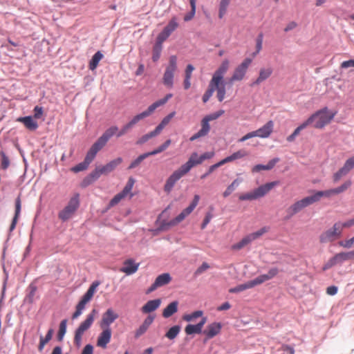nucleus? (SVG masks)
Segmentation results:
<instances>
[{"instance_id":"nucleus-13","label":"nucleus","mask_w":354,"mask_h":354,"mask_svg":"<svg viewBox=\"0 0 354 354\" xmlns=\"http://www.w3.org/2000/svg\"><path fill=\"white\" fill-rule=\"evenodd\" d=\"M273 129L274 122L272 120H270L261 128L255 131L248 132L246 138H250L252 137H257L260 138H267L272 133Z\"/></svg>"},{"instance_id":"nucleus-45","label":"nucleus","mask_w":354,"mask_h":354,"mask_svg":"<svg viewBox=\"0 0 354 354\" xmlns=\"http://www.w3.org/2000/svg\"><path fill=\"white\" fill-rule=\"evenodd\" d=\"M102 57L103 55L100 51L95 53L90 61L89 68L92 71L95 69L98 65L99 62L102 59Z\"/></svg>"},{"instance_id":"nucleus-35","label":"nucleus","mask_w":354,"mask_h":354,"mask_svg":"<svg viewBox=\"0 0 354 354\" xmlns=\"http://www.w3.org/2000/svg\"><path fill=\"white\" fill-rule=\"evenodd\" d=\"M333 261L337 264H340L346 261L352 260L350 252H342L333 257Z\"/></svg>"},{"instance_id":"nucleus-58","label":"nucleus","mask_w":354,"mask_h":354,"mask_svg":"<svg viewBox=\"0 0 354 354\" xmlns=\"http://www.w3.org/2000/svg\"><path fill=\"white\" fill-rule=\"evenodd\" d=\"M354 225V218L349 219L344 223L339 222V227L342 231L344 228H348Z\"/></svg>"},{"instance_id":"nucleus-53","label":"nucleus","mask_w":354,"mask_h":354,"mask_svg":"<svg viewBox=\"0 0 354 354\" xmlns=\"http://www.w3.org/2000/svg\"><path fill=\"white\" fill-rule=\"evenodd\" d=\"M185 331L187 335L200 334L202 333V330L196 325L192 324H188L185 327Z\"/></svg>"},{"instance_id":"nucleus-8","label":"nucleus","mask_w":354,"mask_h":354,"mask_svg":"<svg viewBox=\"0 0 354 354\" xmlns=\"http://www.w3.org/2000/svg\"><path fill=\"white\" fill-rule=\"evenodd\" d=\"M79 194L74 195L68 205L59 212L58 217L62 221H66L75 214L80 205Z\"/></svg>"},{"instance_id":"nucleus-1","label":"nucleus","mask_w":354,"mask_h":354,"mask_svg":"<svg viewBox=\"0 0 354 354\" xmlns=\"http://www.w3.org/2000/svg\"><path fill=\"white\" fill-rule=\"evenodd\" d=\"M351 185L350 180L345 181L338 187L324 191H317L313 195L306 196L291 205L286 210L289 216H292L301 212L306 207L320 201L322 197L330 198L333 196L338 195L344 192Z\"/></svg>"},{"instance_id":"nucleus-7","label":"nucleus","mask_w":354,"mask_h":354,"mask_svg":"<svg viewBox=\"0 0 354 354\" xmlns=\"http://www.w3.org/2000/svg\"><path fill=\"white\" fill-rule=\"evenodd\" d=\"M118 129L115 126H113L106 129L92 145L86 155H96V153L106 144L108 140L118 132Z\"/></svg>"},{"instance_id":"nucleus-43","label":"nucleus","mask_w":354,"mask_h":354,"mask_svg":"<svg viewBox=\"0 0 354 354\" xmlns=\"http://www.w3.org/2000/svg\"><path fill=\"white\" fill-rule=\"evenodd\" d=\"M231 0H221L218 8V17L222 19L227 12Z\"/></svg>"},{"instance_id":"nucleus-29","label":"nucleus","mask_w":354,"mask_h":354,"mask_svg":"<svg viewBox=\"0 0 354 354\" xmlns=\"http://www.w3.org/2000/svg\"><path fill=\"white\" fill-rule=\"evenodd\" d=\"M279 161V159L278 158H273L271 160L268 164L263 165V164H259L255 165L252 168V172H259L262 170H270L272 168L274 167V166L276 165L277 162Z\"/></svg>"},{"instance_id":"nucleus-60","label":"nucleus","mask_w":354,"mask_h":354,"mask_svg":"<svg viewBox=\"0 0 354 354\" xmlns=\"http://www.w3.org/2000/svg\"><path fill=\"white\" fill-rule=\"evenodd\" d=\"M43 115V108L36 106L34 109V118L39 119Z\"/></svg>"},{"instance_id":"nucleus-62","label":"nucleus","mask_w":354,"mask_h":354,"mask_svg":"<svg viewBox=\"0 0 354 354\" xmlns=\"http://www.w3.org/2000/svg\"><path fill=\"white\" fill-rule=\"evenodd\" d=\"M93 183H94V180H93V179L91 178H90V175H88L82 181L81 186L82 187H86L87 186L92 184Z\"/></svg>"},{"instance_id":"nucleus-30","label":"nucleus","mask_w":354,"mask_h":354,"mask_svg":"<svg viewBox=\"0 0 354 354\" xmlns=\"http://www.w3.org/2000/svg\"><path fill=\"white\" fill-rule=\"evenodd\" d=\"M100 285L99 281H94L88 288L86 292L84 295V296L82 298V300L84 301L85 302L88 303L89 302L91 299L93 298L97 288Z\"/></svg>"},{"instance_id":"nucleus-3","label":"nucleus","mask_w":354,"mask_h":354,"mask_svg":"<svg viewBox=\"0 0 354 354\" xmlns=\"http://www.w3.org/2000/svg\"><path fill=\"white\" fill-rule=\"evenodd\" d=\"M279 272V270L277 268H273L269 270L267 274H261L256 277L255 279L247 281L243 284L239 285L234 288L230 289L229 292L231 293H236L243 291L246 289L252 288L256 286L260 285L271 279L274 277Z\"/></svg>"},{"instance_id":"nucleus-47","label":"nucleus","mask_w":354,"mask_h":354,"mask_svg":"<svg viewBox=\"0 0 354 354\" xmlns=\"http://www.w3.org/2000/svg\"><path fill=\"white\" fill-rule=\"evenodd\" d=\"M241 180L239 179L234 180L226 189V190L223 192V196L225 198L227 197L230 195L236 188L239 185Z\"/></svg>"},{"instance_id":"nucleus-27","label":"nucleus","mask_w":354,"mask_h":354,"mask_svg":"<svg viewBox=\"0 0 354 354\" xmlns=\"http://www.w3.org/2000/svg\"><path fill=\"white\" fill-rule=\"evenodd\" d=\"M160 299L150 300L142 306V310L145 313H149L156 310L160 306Z\"/></svg>"},{"instance_id":"nucleus-34","label":"nucleus","mask_w":354,"mask_h":354,"mask_svg":"<svg viewBox=\"0 0 354 354\" xmlns=\"http://www.w3.org/2000/svg\"><path fill=\"white\" fill-rule=\"evenodd\" d=\"M194 70V67L192 64H188L185 71V80L183 82V86L185 89H188L191 86L190 78L192 77V72Z\"/></svg>"},{"instance_id":"nucleus-37","label":"nucleus","mask_w":354,"mask_h":354,"mask_svg":"<svg viewBox=\"0 0 354 354\" xmlns=\"http://www.w3.org/2000/svg\"><path fill=\"white\" fill-rule=\"evenodd\" d=\"M122 162V159L120 158H118L109 163L106 164V165L100 167L102 174H108L113 171L117 165L120 164Z\"/></svg>"},{"instance_id":"nucleus-26","label":"nucleus","mask_w":354,"mask_h":354,"mask_svg":"<svg viewBox=\"0 0 354 354\" xmlns=\"http://www.w3.org/2000/svg\"><path fill=\"white\" fill-rule=\"evenodd\" d=\"M172 97L173 95L171 93L167 94L163 98L160 99L151 104L147 109V111L151 115L156 109L165 105Z\"/></svg>"},{"instance_id":"nucleus-15","label":"nucleus","mask_w":354,"mask_h":354,"mask_svg":"<svg viewBox=\"0 0 354 354\" xmlns=\"http://www.w3.org/2000/svg\"><path fill=\"white\" fill-rule=\"evenodd\" d=\"M207 156H191L190 159L178 169V179L186 174L194 166L201 164Z\"/></svg>"},{"instance_id":"nucleus-56","label":"nucleus","mask_w":354,"mask_h":354,"mask_svg":"<svg viewBox=\"0 0 354 354\" xmlns=\"http://www.w3.org/2000/svg\"><path fill=\"white\" fill-rule=\"evenodd\" d=\"M267 232V230L266 227H263L261 229H260L259 230L255 232H253L250 235V238L252 239V241L258 239L259 237H260L261 236H262L264 233H266Z\"/></svg>"},{"instance_id":"nucleus-55","label":"nucleus","mask_w":354,"mask_h":354,"mask_svg":"<svg viewBox=\"0 0 354 354\" xmlns=\"http://www.w3.org/2000/svg\"><path fill=\"white\" fill-rule=\"evenodd\" d=\"M177 336V325L172 326L169 331L165 334V337H167L169 339H173Z\"/></svg>"},{"instance_id":"nucleus-50","label":"nucleus","mask_w":354,"mask_h":354,"mask_svg":"<svg viewBox=\"0 0 354 354\" xmlns=\"http://www.w3.org/2000/svg\"><path fill=\"white\" fill-rule=\"evenodd\" d=\"M159 135L157 131L154 129L153 131L142 136L140 139H138L137 141H136V144L137 145H142L145 142H146L147 141H148L149 139L156 136Z\"/></svg>"},{"instance_id":"nucleus-64","label":"nucleus","mask_w":354,"mask_h":354,"mask_svg":"<svg viewBox=\"0 0 354 354\" xmlns=\"http://www.w3.org/2000/svg\"><path fill=\"white\" fill-rule=\"evenodd\" d=\"M93 346L91 344H87L82 350V354H93Z\"/></svg>"},{"instance_id":"nucleus-28","label":"nucleus","mask_w":354,"mask_h":354,"mask_svg":"<svg viewBox=\"0 0 354 354\" xmlns=\"http://www.w3.org/2000/svg\"><path fill=\"white\" fill-rule=\"evenodd\" d=\"M21 203L20 197L18 196L15 200V213L11 225L10 226V231L12 232L16 227L20 212H21Z\"/></svg>"},{"instance_id":"nucleus-23","label":"nucleus","mask_w":354,"mask_h":354,"mask_svg":"<svg viewBox=\"0 0 354 354\" xmlns=\"http://www.w3.org/2000/svg\"><path fill=\"white\" fill-rule=\"evenodd\" d=\"M200 197L198 195H195L194 198L191 203V204L185 209L180 214H178V223L182 221L185 218H186L191 212L194 209L196 205L198 203Z\"/></svg>"},{"instance_id":"nucleus-54","label":"nucleus","mask_w":354,"mask_h":354,"mask_svg":"<svg viewBox=\"0 0 354 354\" xmlns=\"http://www.w3.org/2000/svg\"><path fill=\"white\" fill-rule=\"evenodd\" d=\"M339 245L344 248H350L354 244V236L350 239L339 241Z\"/></svg>"},{"instance_id":"nucleus-61","label":"nucleus","mask_w":354,"mask_h":354,"mask_svg":"<svg viewBox=\"0 0 354 354\" xmlns=\"http://www.w3.org/2000/svg\"><path fill=\"white\" fill-rule=\"evenodd\" d=\"M147 328L144 326L143 324H142L136 331L135 333V337L136 338L139 337L140 336H141L142 335H143L147 330Z\"/></svg>"},{"instance_id":"nucleus-59","label":"nucleus","mask_w":354,"mask_h":354,"mask_svg":"<svg viewBox=\"0 0 354 354\" xmlns=\"http://www.w3.org/2000/svg\"><path fill=\"white\" fill-rule=\"evenodd\" d=\"M103 174L101 169L100 168L95 169L93 171H92L89 175L90 178L94 180V182L100 178V176Z\"/></svg>"},{"instance_id":"nucleus-14","label":"nucleus","mask_w":354,"mask_h":354,"mask_svg":"<svg viewBox=\"0 0 354 354\" xmlns=\"http://www.w3.org/2000/svg\"><path fill=\"white\" fill-rule=\"evenodd\" d=\"M176 57L175 56H171L170 58L169 65L167 67L163 76V84L169 88H171L173 86V79L176 68Z\"/></svg>"},{"instance_id":"nucleus-4","label":"nucleus","mask_w":354,"mask_h":354,"mask_svg":"<svg viewBox=\"0 0 354 354\" xmlns=\"http://www.w3.org/2000/svg\"><path fill=\"white\" fill-rule=\"evenodd\" d=\"M177 26L176 19L173 18L169 24L164 28L157 37L156 42L153 48L152 59L153 62H157L160 58L162 51V44L170 35Z\"/></svg>"},{"instance_id":"nucleus-38","label":"nucleus","mask_w":354,"mask_h":354,"mask_svg":"<svg viewBox=\"0 0 354 354\" xmlns=\"http://www.w3.org/2000/svg\"><path fill=\"white\" fill-rule=\"evenodd\" d=\"M177 311V301H173L169 304L162 312V316L165 318L171 317Z\"/></svg>"},{"instance_id":"nucleus-41","label":"nucleus","mask_w":354,"mask_h":354,"mask_svg":"<svg viewBox=\"0 0 354 354\" xmlns=\"http://www.w3.org/2000/svg\"><path fill=\"white\" fill-rule=\"evenodd\" d=\"M252 241V239L250 238V235L246 236L245 237L243 238L239 242L236 243V244H234L232 246V248L233 250H239L250 243Z\"/></svg>"},{"instance_id":"nucleus-32","label":"nucleus","mask_w":354,"mask_h":354,"mask_svg":"<svg viewBox=\"0 0 354 354\" xmlns=\"http://www.w3.org/2000/svg\"><path fill=\"white\" fill-rule=\"evenodd\" d=\"M236 157L237 156H227V158H225V159H223V160H221L220 162H218L212 165L209 168L208 171L201 176V178H205L207 176L210 174L214 169H216L218 167L224 165L225 163H227V162H231V161L234 160Z\"/></svg>"},{"instance_id":"nucleus-22","label":"nucleus","mask_w":354,"mask_h":354,"mask_svg":"<svg viewBox=\"0 0 354 354\" xmlns=\"http://www.w3.org/2000/svg\"><path fill=\"white\" fill-rule=\"evenodd\" d=\"M272 73H273V69L270 66L261 68L259 70V74L258 77L257 78V80L255 81H254L251 84V86H254L261 84L262 82L266 81L268 78H269L271 76V75L272 74Z\"/></svg>"},{"instance_id":"nucleus-42","label":"nucleus","mask_w":354,"mask_h":354,"mask_svg":"<svg viewBox=\"0 0 354 354\" xmlns=\"http://www.w3.org/2000/svg\"><path fill=\"white\" fill-rule=\"evenodd\" d=\"M231 0H221L218 8V17L222 19L227 12Z\"/></svg>"},{"instance_id":"nucleus-40","label":"nucleus","mask_w":354,"mask_h":354,"mask_svg":"<svg viewBox=\"0 0 354 354\" xmlns=\"http://www.w3.org/2000/svg\"><path fill=\"white\" fill-rule=\"evenodd\" d=\"M150 115V114L149 113V112L147 111V110L142 112L141 113H139L138 115H136V116H134L133 118V119L129 122H128L127 124V127H130V128H132L136 124H137L140 120L145 118L146 117Z\"/></svg>"},{"instance_id":"nucleus-20","label":"nucleus","mask_w":354,"mask_h":354,"mask_svg":"<svg viewBox=\"0 0 354 354\" xmlns=\"http://www.w3.org/2000/svg\"><path fill=\"white\" fill-rule=\"evenodd\" d=\"M222 325L219 322H213L209 324L203 331L205 335V342L214 337L221 333Z\"/></svg>"},{"instance_id":"nucleus-52","label":"nucleus","mask_w":354,"mask_h":354,"mask_svg":"<svg viewBox=\"0 0 354 354\" xmlns=\"http://www.w3.org/2000/svg\"><path fill=\"white\" fill-rule=\"evenodd\" d=\"M203 315V311L196 310L193 312L191 314L185 315L183 317V319L187 322L194 321L195 319L200 317Z\"/></svg>"},{"instance_id":"nucleus-33","label":"nucleus","mask_w":354,"mask_h":354,"mask_svg":"<svg viewBox=\"0 0 354 354\" xmlns=\"http://www.w3.org/2000/svg\"><path fill=\"white\" fill-rule=\"evenodd\" d=\"M94 156H86L84 162H80L71 168V171L75 173L85 170L89 164L93 161Z\"/></svg>"},{"instance_id":"nucleus-2","label":"nucleus","mask_w":354,"mask_h":354,"mask_svg":"<svg viewBox=\"0 0 354 354\" xmlns=\"http://www.w3.org/2000/svg\"><path fill=\"white\" fill-rule=\"evenodd\" d=\"M335 115V111H332L327 107L316 111L306 120L302 122L298 127H297L293 133L287 138V140L289 142L293 141L295 138L299 134L301 131L308 126H312L316 129L323 128L330 122Z\"/></svg>"},{"instance_id":"nucleus-48","label":"nucleus","mask_w":354,"mask_h":354,"mask_svg":"<svg viewBox=\"0 0 354 354\" xmlns=\"http://www.w3.org/2000/svg\"><path fill=\"white\" fill-rule=\"evenodd\" d=\"M171 140H166L162 145H161L160 147H157L156 149L151 152L145 153L142 155H156L157 153L162 152L165 149H166L168 146L170 145Z\"/></svg>"},{"instance_id":"nucleus-17","label":"nucleus","mask_w":354,"mask_h":354,"mask_svg":"<svg viewBox=\"0 0 354 354\" xmlns=\"http://www.w3.org/2000/svg\"><path fill=\"white\" fill-rule=\"evenodd\" d=\"M118 318V315L115 313L112 308H109L102 315V319L100 322L101 328H111L110 325Z\"/></svg>"},{"instance_id":"nucleus-63","label":"nucleus","mask_w":354,"mask_h":354,"mask_svg":"<svg viewBox=\"0 0 354 354\" xmlns=\"http://www.w3.org/2000/svg\"><path fill=\"white\" fill-rule=\"evenodd\" d=\"M212 218V214L210 212L207 213L203 223L201 224V229H205L207 225L210 222Z\"/></svg>"},{"instance_id":"nucleus-5","label":"nucleus","mask_w":354,"mask_h":354,"mask_svg":"<svg viewBox=\"0 0 354 354\" xmlns=\"http://www.w3.org/2000/svg\"><path fill=\"white\" fill-rule=\"evenodd\" d=\"M279 181H273L259 186L252 192L241 194L239 196L240 201H253L263 197L275 186L279 185Z\"/></svg>"},{"instance_id":"nucleus-11","label":"nucleus","mask_w":354,"mask_h":354,"mask_svg":"<svg viewBox=\"0 0 354 354\" xmlns=\"http://www.w3.org/2000/svg\"><path fill=\"white\" fill-rule=\"evenodd\" d=\"M342 232L339 222L335 223L331 228L324 231L320 234L319 237V242L321 243L333 242L341 236Z\"/></svg>"},{"instance_id":"nucleus-31","label":"nucleus","mask_w":354,"mask_h":354,"mask_svg":"<svg viewBox=\"0 0 354 354\" xmlns=\"http://www.w3.org/2000/svg\"><path fill=\"white\" fill-rule=\"evenodd\" d=\"M213 88H214V92L215 91H217L216 95H217L218 100L219 102H222L224 100V98L225 97V93H226V90H225V85L223 83V80L218 81L217 86H214Z\"/></svg>"},{"instance_id":"nucleus-21","label":"nucleus","mask_w":354,"mask_h":354,"mask_svg":"<svg viewBox=\"0 0 354 354\" xmlns=\"http://www.w3.org/2000/svg\"><path fill=\"white\" fill-rule=\"evenodd\" d=\"M230 66V61L227 59H224L218 69L214 72L211 80L214 84H218V81L223 80L224 75L227 71Z\"/></svg>"},{"instance_id":"nucleus-24","label":"nucleus","mask_w":354,"mask_h":354,"mask_svg":"<svg viewBox=\"0 0 354 354\" xmlns=\"http://www.w3.org/2000/svg\"><path fill=\"white\" fill-rule=\"evenodd\" d=\"M138 263H136L132 259H128L124 261V266L120 269V271L127 275L132 274L138 270Z\"/></svg>"},{"instance_id":"nucleus-25","label":"nucleus","mask_w":354,"mask_h":354,"mask_svg":"<svg viewBox=\"0 0 354 354\" xmlns=\"http://www.w3.org/2000/svg\"><path fill=\"white\" fill-rule=\"evenodd\" d=\"M17 121L20 122L30 131H35L38 127V124L34 120L32 116L20 117L17 119Z\"/></svg>"},{"instance_id":"nucleus-44","label":"nucleus","mask_w":354,"mask_h":354,"mask_svg":"<svg viewBox=\"0 0 354 354\" xmlns=\"http://www.w3.org/2000/svg\"><path fill=\"white\" fill-rule=\"evenodd\" d=\"M247 136L248 133H246L241 138L238 139L237 143H245V145L248 147H254L258 144L257 141L255 140L254 139L256 137H252L250 138H246Z\"/></svg>"},{"instance_id":"nucleus-46","label":"nucleus","mask_w":354,"mask_h":354,"mask_svg":"<svg viewBox=\"0 0 354 354\" xmlns=\"http://www.w3.org/2000/svg\"><path fill=\"white\" fill-rule=\"evenodd\" d=\"M217 84H218L217 83L215 84L213 83L212 80H210V82L209 83L208 88L203 96V102H205V103L207 102L209 100V99L212 96V95L214 93L213 86H217Z\"/></svg>"},{"instance_id":"nucleus-49","label":"nucleus","mask_w":354,"mask_h":354,"mask_svg":"<svg viewBox=\"0 0 354 354\" xmlns=\"http://www.w3.org/2000/svg\"><path fill=\"white\" fill-rule=\"evenodd\" d=\"M86 304H87L86 302H85L84 301H83L82 299L80 301V302L77 304V305L76 306V310H75V313L72 315V318L73 319H77L78 317H80L82 315V311L85 308V306Z\"/></svg>"},{"instance_id":"nucleus-16","label":"nucleus","mask_w":354,"mask_h":354,"mask_svg":"<svg viewBox=\"0 0 354 354\" xmlns=\"http://www.w3.org/2000/svg\"><path fill=\"white\" fill-rule=\"evenodd\" d=\"M354 167V156H351L345 162L344 165L334 174L333 178L335 183L338 182L345 176Z\"/></svg>"},{"instance_id":"nucleus-6","label":"nucleus","mask_w":354,"mask_h":354,"mask_svg":"<svg viewBox=\"0 0 354 354\" xmlns=\"http://www.w3.org/2000/svg\"><path fill=\"white\" fill-rule=\"evenodd\" d=\"M97 313V311L95 309H93L92 311L87 315L86 319L83 322H82L76 329L74 336V344L77 347L81 346L82 336L84 332L89 329L92 326Z\"/></svg>"},{"instance_id":"nucleus-57","label":"nucleus","mask_w":354,"mask_h":354,"mask_svg":"<svg viewBox=\"0 0 354 354\" xmlns=\"http://www.w3.org/2000/svg\"><path fill=\"white\" fill-rule=\"evenodd\" d=\"M190 6H191V10L184 17V20L185 21H188L191 20L194 17L195 12H196V5L193 4V5H190Z\"/></svg>"},{"instance_id":"nucleus-36","label":"nucleus","mask_w":354,"mask_h":354,"mask_svg":"<svg viewBox=\"0 0 354 354\" xmlns=\"http://www.w3.org/2000/svg\"><path fill=\"white\" fill-rule=\"evenodd\" d=\"M175 115L176 112L172 111L162 119L161 122L155 129V130L157 131L158 134L161 133L162 129L165 127L166 125H167L169 123L170 120L175 116Z\"/></svg>"},{"instance_id":"nucleus-18","label":"nucleus","mask_w":354,"mask_h":354,"mask_svg":"<svg viewBox=\"0 0 354 354\" xmlns=\"http://www.w3.org/2000/svg\"><path fill=\"white\" fill-rule=\"evenodd\" d=\"M102 331L99 334L96 345L97 346L105 349L108 344L111 342L112 331L111 328H102Z\"/></svg>"},{"instance_id":"nucleus-12","label":"nucleus","mask_w":354,"mask_h":354,"mask_svg":"<svg viewBox=\"0 0 354 354\" xmlns=\"http://www.w3.org/2000/svg\"><path fill=\"white\" fill-rule=\"evenodd\" d=\"M252 62V58H245L234 71L232 77L230 79V82L233 83L236 81H241L243 80L248 68Z\"/></svg>"},{"instance_id":"nucleus-10","label":"nucleus","mask_w":354,"mask_h":354,"mask_svg":"<svg viewBox=\"0 0 354 354\" xmlns=\"http://www.w3.org/2000/svg\"><path fill=\"white\" fill-rule=\"evenodd\" d=\"M135 183V180L131 177L129 178L125 187L122 189V192L117 194L109 202V206L113 207L118 204L122 200L129 197L131 198L133 196V193L131 192L133 187Z\"/></svg>"},{"instance_id":"nucleus-9","label":"nucleus","mask_w":354,"mask_h":354,"mask_svg":"<svg viewBox=\"0 0 354 354\" xmlns=\"http://www.w3.org/2000/svg\"><path fill=\"white\" fill-rule=\"evenodd\" d=\"M223 113L224 111L220 110L216 113H212L205 117L201 122V129L190 138V140H194L197 138L206 136L210 129L209 122L211 120H216Z\"/></svg>"},{"instance_id":"nucleus-19","label":"nucleus","mask_w":354,"mask_h":354,"mask_svg":"<svg viewBox=\"0 0 354 354\" xmlns=\"http://www.w3.org/2000/svg\"><path fill=\"white\" fill-rule=\"evenodd\" d=\"M171 280L169 273H163L158 276L153 283L148 288L147 293L153 292L157 288L168 284Z\"/></svg>"},{"instance_id":"nucleus-51","label":"nucleus","mask_w":354,"mask_h":354,"mask_svg":"<svg viewBox=\"0 0 354 354\" xmlns=\"http://www.w3.org/2000/svg\"><path fill=\"white\" fill-rule=\"evenodd\" d=\"M67 320L63 319L59 324V329L57 335L59 341H62L66 332Z\"/></svg>"},{"instance_id":"nucleus-39","label":"nucleus","mask_w":354,"mask_h":354,"mask_svg":"<svg viewBox=\"0 0 354 354\" xmlns=\"http://www.w3.org/2000/svg\"><path fill=\"white\" fill-rule=\"evenodd\" d=\"M177 182V171H174L172 175L167 179L165 185V191L167 193L170 192L176 183Z\"/></svg>"}]
</instances>
